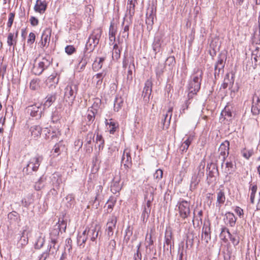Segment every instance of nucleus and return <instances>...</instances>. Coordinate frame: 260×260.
<instances>
[{"mask_svg":"<svg viewBox=\"0 0 260 260\" xmlns=\"http://www.w3.org/2000/svg\"><path fill=\"white\" fill-rule=\"evenodd\" d=\"M60 225L64 226V230H66V223L64 221H62L59 225L57 226V228L52 229L50 233V240L48 244V250L50 253L52 254H55L57 252L59 247L58 244V239L60 231Z\"/></svg>","mask_w":260,"mask_h":260,"instance_id":"nucleus-1","label":"nucleus"},{"mask_svg":"<svg viewBox=\"0 0 260 260\" xmlns=\"http://www.w3.org/2000/svg\"><path fill=\"white\" fill-rule=\"evenodd\" d=\"M79 83L77 81H70L64 89V100L72 106L76 97Z\"/></svg>","mask_w":260,"mask_h":260,"instance_id":"nucleus-2","label":"nucleus"},{"mask_svg":"<svg viewBox=\"0 0 260 260\" xmlns=\"http://www.w3.org/2000/svg\"><path fill=\"white\" fill-rule=\"evenodd\" d=\"M203 72L201 70H198L192 75L191 80L189 83L188 89V96L189 99L192 98L193 96L197 94L201 87V83L202 79Z\"/></svg>","mask_w":260,"mask_h":260,"instance_id":"nucleus-3","label":"nucleus"},{"mask_svg":"<svg viewBox=\"0 0 260 260\" xmlns=\"http://www.w3.org/2000/svg\"><path fill=\"white\" fill-rule=\"evenodd\" d=\"M43 159V156L39 154L32 156L29 159L26 167L23 168V173L26 175H32L33 172H37Z\"/></svg>","mask_w":260,"mask_h":260,"instance_id":"nucleus-4","label":"nucleus"},{"mask_svg":"<svg viewBox=\"0 0 260 260\" xmlns=\"http://www.w3.org/2000/svg\"><path fill=\"white\" fill-rule=\"evenodd\" d=\"M102 31L100 28L94 29L88 38L85 49L92 51L99 43Z\"/></svg>","mask_w":260,"mask_h":260,"instance_id":"nucleus-5","label":"nucleus"},{"mask_svg":"<svg viewBox=\"0 0 260 260\" xmlns=\"http://www.w3.org/2000/svg\"><path fill=\"white\" fill-rule=\"evenodd\" d=\"M226 57L224 54H220L217 57V60L214 66V76L216 79L220 74L224 72V68Z\"/></svg>","mask_w":260,"mask_h":260,"instance_id":"nucleus-6","label":"nucleus"},{"mask_svg":"<svg viewBox=\"0 0 260 260\" xmlns=\"http://www.w3.org/2000/svg\"><path fill=\"white\" fill-rule=\"evenodd\" d=\"M51 61L46 57L43 58L37 65L34 66L32 69V73L36 75H41L50 65Z\"/></svg>","mask_w":260,"mask_h":260,"instance_id":"nucleus-7","label":"nucleus"},{"mask_svg":"<svg viewBox=\"0 0 260 260\" xmlns=\"http://www.w3.org/2000/svg\"><path fill=\"white\" fill-rule=\"evenodd\" d=\"M179 213L180 216L183 219H185L190 215V204L186 201L182 200L178 203Z\"/></svg>","mask_w":260,"mask_h":260,"instance_id":"nucleus-8","label":"nucleus"},{"mask_svg":"<svg viewBox=\"0 0 260 260\" xmlns=\"http://www.w3.org/2000/svg\"><path fill=\"white\" fill-rule=\"evenodd\" d=\"M132 24V19L124 17L121 24V30L120 34H122V37L125 40L127 39L129 36V28Z\"/></svg>","mask_w":260,"mask_h":260,"instance_id":"nucleus-9","label":"nucleus"},{"mask_svg":"<svg viewBox=\"0 0 260 260\" xmlns=\"http://www.w3.org/2000/svg\"><path fill=\"white\" fill-rule=\"evenodd\" d=\"M173 108L170 107L168 110L167 113L163 115V117L159 123V127L162 129L168 128L170 124V121L172 115Z\"/></svg>","mask_w":260,"mask_h":260,"instance_id":"nucleus-10","label":"nucleus"},{"mask_svg":"<svg viewBox=\"0 0 260 260\" xmlns=\"http://www.w3.org/2000/svg\"><path fill=\"white\" fill-rule=\"evenodd\" d=\"M51 34V30L48 28H45L43 31L41 39L39 43L42 48H44V47L47 48L49 46Z\"/></svg>","mask_w":260,"mask_h":260,"instance_id":"nucleus-11","label":"nucleus"},{"mask_svg":"<svg viewBox=\"0 0 260 260\" xmlns=\"http://www.w3.org/2000/svg\"><path fill=\"white\" fill-rule=\"evenodd\" d=\"M152 81L151 78L148 79L145 83L142 96L146 102H148L151 94Z\"/></svg>","mask_w":260,"mask_h":260,"instance_id":"nucleus-12","label":"nucleus"},{"mask_svg":"<svg viewBox=\"0 0 260 260\" xmlns=\"http://www.w3.org/2000/svg\"><path fill=\"white\" fill-rule=\"evenodd\" d=\"M117 223V218L115 216H112L108 219L107 223V228L106 230L107 236L111 237L114 233V230L115 229Z\"/></svg>","mask_w":260,"mask_h":260,"instance_id":"nucleus-13","label":"nucleus"},{"mask_svg":"<svg viewBox=\"0 0 260 260\" xmlns=\"http://www.w3.org/2000/svg\"><path fill=\"white\" fill-rule=\"evenodd\" d=\"M251 112L254 115H258L260 112V96L256 94L253 96Z\"/></svg>","mask_w":260,"mask_h":260,"instance_id":"nucleus-14","label":"nucleus"},{"mask_svg":"<svg viewBox=\"0 0 260 260\" xmlns=\"http://www.w3.org/2000/svg\"><path fill=\"white\" fill-rule=\"evenodd\" d=\"M27 112L32 117H37V118H40L41 117V107L39 106L36 105L29 106L27 108Z\"/></svg>","mask_w":260,"mask_h":260,"instance_id":"nucleus-15","label":"nucleus"},{"mask_svg":"<svg viewBox=\"0 0 260 260\" xmlns=\"http://www.w3.org/2000/svg\"><path fill=\"white\" fill-rule=\"evenodd\" d=\"M230 143L228 141H225L221 143L219 146L218 151L220 154L223 156L222 160L224 162L226 157L229 155ZM223 162H222L223 164Z\"/></svg>","mask_w":260,"mask_h":260,"instance_id":"nucleus-16","label":"nucleus"},{"mask_svg":"<svg viewBox=\"0 0 260 260\" xmlns=\"http://www.w3.org/2000/svg\"><path fill=\"white\" fill-rule=\"evenodd\" d=\"M211 231L209 225L204 224L202 229V240L208 243L211 239Z\"/></svg>","mask_w":260,"mask_h":260,"instance_id":"nucleus-17","label":"nucleus"},{"mask_svg":"<svg viewBox=\"0 0 260 260\" xmlns=\"http://www.w3.org/2000/svg\"><path fill=\"white\" fill-rule=\"evenodd\" d=\"M47 8V4L45 1L37 0L34 6V10L36 12L43 14Z\"/></svg>","mask_w":260,"mask_h":260,"instance_id":"nucleus-18","label":"nucleus"},{"mask_svg":"<svg viewBox=\"0 0 260 260\" xmlns=\"http://www.w3.org/2000/svg\"><path fill=\"white\" fill-rule=\"evenodd\" d=\"M237 218L234 214L231 212H227L225 213L224 221L226 224L229 225L231 227L235 225Z\"/></svg>","mask_w":260,"mask_h":260,"instance_id":"nucleus-19","label":"nucleus"},{"mask_svg":"<svg viewBox=\"0 0 260 260\" xmlns=\"http://www.w3.org/2000/svg\"><path fill=\"white\" fill-rule=\"evenodd\" d=\"M132 158L130 153L127 149H125L121 159V162L123 164L125 168H129L132 164Z\"/></svg>","mask_w":260,"mask_h":260,"instance_id":"nucleus-20","label":"nucleus"},{"mask_svg":"<svg viewBox=\"0 0 260 260\" xmlns=\"http://www.w3.org/2000/svg\"><path fill=\"white\" fill-rule=\"evenodd\" d=\"M162 39V36L161 35H157L154 37V41L152 44V48L155 53L160 51Z\"/></svg>","mask_w":260,"mask_h":260,"instance_id":"nucleus-21","label":"nucleus"},{"mask_svg":"<svg viewBox=\"0 0 260 260\" xmlns=\"http://www.w3.org/2000/svg\"><path fill=\"white\" fill-rule=\"evenodd\" d=\"M119 182V177H114L113 178L111 185V190L113 193H116L121 190V186Z\"/></svg>","mask_w":260,"mask_h":260,"instance_id":"nucleus-22","label":"nucleus"},{"mask_svg":"<svg viewBox=\"0 0 260 260\" xmlns=\"http://www.w3.org/2000/svg\"><path fill=\"white\" fill-rule=\"evenodd\" d=\"M87 236L90 237V240L94 241L97 238L99 234V230H97V226L91 227L89 229H87L86 233Z\"/></svg>","mask_w":260,"mask_h":260,"instance_id":"nucleus-23","label":"nucleus"},{"mask_svg":"<svg viewBox=\"0 0 260 260\" xmlns=\"http://www.w3.org/2000/svg\"><path fill=\"white\" fill-rule=\"evenodd\" d=\"M94 137V135L91 132H88L86 136L85 140L86 144L85 146L87 148V151H88L89 152H90L92 150V147L89 146V145L91 144L92 141L93 140Z\"/></svg>","mask_w":260,"mask_h":260,"instance_id":"nucleus-24","label":"nucleus"},{"mask_svg":"<svg viewBox=\"0 0 260 260\" xmlns=\"http://www.w3.org/2000/svg\"><path fill=\"white\" fill-rule=\"evenodd\" d=\"M18 31H17L15 35L13 33H9L7 39V44L9 46H13V50L14 49V46L16 44L17 38L18 37Z\"/></svg>","mask_w":260,"mask_h":260,"instance_id":"nucleus-25","label":"nucleus"},{"mask_svg":"<svg viewBox=\"0 0 260 260\" xmlns=\"http://www.w3.org/2000/svg\"><path fill=\"white\" fill-rule=\"evenodd\" d=\"M225 201V197L224 191L222 190H219L217 192V203L216 206L220 208Z\"/></svg>","mask_w":260,"mask_h":260,"instance_id":"nucleus-26","label":"nucleus"},{"mask_svg":"<svg viewBox=\"0 0 260 260\" xmlns=\"http://www.w3.org/2000/svg\"><path fill=\"white\" fill-rule=\"evenodd\" d=\"M236 164L231 160H228L225 162V173L227 174H233L236 170Z\"/></svg>","mask_w":260,"mask_h":260,"instance_id":"nucleus-27","label":"nucleus"},{"mask_svg":"<svg viewBox=\"0 0 260 260\" xmlns=\"http://www.w3.org/2000/svg\"><path fill=\"white\" fill-rule=\"evenodd\" d=\"M105 60V57H100L96 58L92 64V69L94 71L96 72L100 70L103 64V62Z\"/></svg>","mask_w":260,"mask_h":260,"instance_id":"nucleus-28","label":"nucleus"},{"mask_svg":"<svg viewBox=\"0 0 260 260\" xmlns=\"http://www.w3.org/2000/svg\"><path fill=\"white\" fill-rule=\"evenodd\" d=\"M8 218L11 223H18L20 220L19 214L16 211L10 212Z\"/></svg>","mask_w":260,"mask_h":260,"instance_id":"nucleus-29","label":"nucleus"},{"mask_svg":"<svg viewBox=\"0 0 260 260\" xmlns=\"http://www.w3.org/2000/svg\"><path fill=\"white\" fill-rule=\"evenodd\" d=\"M56 94H50L46 98V101L44 102V107L45 108H49L53 102L56 100Z\"/></svg>","mask_w":260,"mask_h":260,"instance_id":"nucleus-30","label":"nucleus"},{"mask_svg":"<svg viewBox=\"0 0 260 260\" xmlns=\"http://www.w3.org/2000/svg\"><path fill=\"white\" fill-rule=\"evenodd\" d=\"M87 229H86L81 235L77 237V243L80 246L83 245L86 241L88 236L86 234Z\"/></svg>","mask_w":260,"mask_h":260,"instance_id":"nucleus-31","label":"nucleus"},{"mask_svg":"<svg viewBox=\"0 0 260 260\" xmlns=\"http://www.w3.org/2000/svg\"><path fill=\"white\" fill-rule=\"evenodd\" d=\"M135 70V64L134 61H133L128 67V70L127 71V74L126 77L127 82L131 83L133 80V70Z\"/></svg>","mask_w":260,"mask_h":260,"instance_id":"nucleus-32","label":"nucleus"},{"mask_svg":"<svg viewBox=\"0 0 260 260\" xmlns=\"http://www.w3.org/2000/svg\"><path fill=\"white\" fill-rule=\"evenodd\" d=\"M200 181V179L198 177V175L197 174H194L191 178L190 181V187L191 190L195 189L199 183Z\"/></svg>","mask_w":260,"mask_h":260,"instance_id":"nucleus-33","label":"nucleus"},{"mask_svg":"<svg viewBox=\"0 0 260 260\" xmlns=\"http://www.w3.org/2000/svg\"><path fill=\"white\" fill-rule=\"evenodd\" d=\"M96 113V111H94L92 109H88L87 112V123L88 124H90L92 123L95 119V114Z\"/></svg>","mask_w":260,"mask_h":260,"instance_id":"nucleus-34","label":"nucleus"},{"mask_svg":"<svg viewBox=\"0 0 260 260\" xmlns=\"http://www.w3.org/2000/svg\"><path fill=\"white\" fill-rule=\"evenodd\" d=\"M30 131L32 136L37 137L41 135L42 128L39 125H34L30 127Z\"/></svg>","mask_w":260,"mask_h":260,"instance_id":"nucleus-35","label":"nucleus"},{"mask_svg":"<svg viewBox=\"0 0 260 260\" xmlns=\"http://www.w3.org/2000/svg\"><path fill=\"white\" fill-rule=\"evenodd\" d=\"M52 181L54 187L57 189L58 188L60 184L62 183L61 178L56 174L53 175Z\"/></svg>","mask_w":260,"mask_h":260,"instance_id":"nucleus-36","label":"nucleus"},{"mask_svg":"<svg viewBox=\"0 0 260 260\" xmlns=\"http://www.w3.org/2000/svg\"><path fill=\"white\" fill-rule=\"evenodd\" d=\"M226 234H227L229 237L231 233L230 232V231L228 228H226L225 226L222 227L221 228V233L219 235V237L224 242H226L228 241Z\"/></svg>","mask_w":260,"mask_h":260,"instance_id":"nucleus-37","label":"nucleus"},{"mask_svg":"<svg viewBox=\"0 0 260 260\" xmlns=\"http://www.w3.org/2000/svg\"><path fill=\"white\" fill-rule=\"evenodd\" d=\"M172 233L171 230H167L165 233L164 244L168 245L172 244Z\"/></svg>","mask_w":260,"mask_h":260,"instance_id":"nucleus-38","label":"nucleus"},{"mask_svg":"<svg viewBox=\"0 0 260 260\" xmlns=\"http://www.w3.org/2000/svg\"><path fill=\"white\" fill-rule=\"evenodd\" d=\"M95 142L96 144H99L98 148L99 150H102L104 147L105 141L101 135L97 134L96 136Z\"/></svg>","mask_w":260,"mask_h":260,"instance_id":"nucleus-39","label":"nucleus"},{"mask_svg":"<svg viewBox=\"0 0 260 260\" xmlns=\"http://www.w3.org/2000/svg\"><path fill=\"white\" fill-rule=\"evenodd\" d=\"M135 5H127V11L125 17L131 18L132 19V17L135 13Z\"/></svg>","mask_w":260,"mask_h":260,"instance_id":"nucleus-40","label":"nucleus"},{"mask_svg":"<svg viewBox=\"0 0 260 260\" xmlns=\"http://www.w3.org/2000/svg\"><path fill=\"white\" fill-rule=\"evenodd\" d=\"M223 81L230 85V87H232L234 82V74L233 73L226 74Z\"/></svg>","mask_w":260,"mask_h":260,"instance_id":"nucleus-41","label":"nucleus"},{"mask_svg":"<svg viewBox=\"0 0 260 260\" xmlns=\"http://www.w3.org/2000/svg\"><path fill=\"white\" fill-rule=\"evenodd\" d=\"M151 211V208H146L144 207L142 213L141 215V219L143 222H145L149 216Z\"/></svg>","mask_w":260,"mask_h":260,"instance_id":"nucleus-42","label":"nucleus"},{"mask_svg":"<svg viewBox=\"0 0 260 260\" xmlns=\"http://www.w3.org/2000/svg\"><path fill=\"white\" fill-rule=\"evenodd\" d=\"M45 242V240L44 237H39L35 244V248L38 249L41 248L43 246Z\"/></svg>","mask_w":260,"mask_h":260,"instance_id":"nucleus-43","label":"nucleus"},{"mask_svg":"<svg viewBox=\"0 0 260 260\" xmlns=\"http://www.w3.org/2000/svg\"><path fill=\"white\" fill-rule=\"evenodd\" d=\"M123 104V101L121 98H116L114 104V109L115 111H118Z\"/></svg>","mask_w":260,"mask_h":260,"instance_id":"nucleus-44","label":"nucleus"},{"mask_svg":"<svg viewBox=\"0 0 260 260\" xmlns=\"http://www.w3.org/2000/svg\"><path fill=\"white\" fill-rule=\"evenodd\" d=\"M242 156L246 159H248L253 154V149L247 150L246 148L241 151Z\"/></svg>","mask_w":260,"mask_h":260,"instance_id":"nucleus-45","label":"nucleus"},{"mask_svg":"<svg viewBox=\"0 0 260 260\" xmlns=\"http://www.w3.org/2000/svg\"><path fill=\"white\" fill-rule=\"evenodd\" d=\"M45 178L42 176L40 178L39 180L36 182L34 187L36 190H40L44 187L43 182Z\"/></svg>","mask_w":260,"mask_h":260,"instance_id":"nucleus-46","label":"nucleus"},{"mask_svg":"<svg viewBox=\"0 0 260 260\" xmlns=\"http://www.w3.org/2000/svg\"><path fill=\"white\" fill-rule=\"evenodd\" d=\"M229 238L235 247L239 244L240 242V238L237 235V234L234 235L230 234Z\"/></svg>","mask_w":260,"mask_h":260,"instance_id":"nucleus-47","label":"nucleus"},{"mask_svg":"<svg viewBox=\"0 0 260 260\" xmlns=\"http://www.w3.org/2000/svg\"><path fill=\"white\" fill-rule=\"evenodd\" d=\"M125 234L124 237V242H126V243H128L132 235L133 232L132 230H131L130 226H128L125 231Z\"/></svg>","mask_w":260,"mask_h":260,"instance_id":"nucleus-48","label":"nucleus"},{"mask_svg":"<svg viewBox=\"0 0 260 260\" xmlns=\"http://www.w3.org/2000/svg\"><path fill=\"white\" fill-rule=\"evenodd\" d=\"M154 15L151 11V13L148 15V14H146V23L150 26H152L154 23Z\"/></svg>","mask_w":260,"mask_h":260,"instance_id":"nucleus-49","label":"nucleus"},{"mask_svg":"<svg viewBox=\"0 0 260 260\" xmlns=\"http://www.w3.org/2000/svg\"><path fill=\"white\" fill-rule=\"evenodd\" d=\"M191 140L189 138H187L181 145L180 149L182 152L186 151L190 144H191Z\"/></svg>","mask_w":260,"mask_h":260,"instance_id":"nucleus-50","label":"nucleus"},{"mask_svg":"<svg viewBox=\"0 0 260 260\" xmlns=\"http://www.w3.org/2000/svg\"><path fill=\"white\" fill-rule=\"evenodd\" d=\"M106 75V73H100L96 74L94 77L93 79H97L96 84L100 85L103 82V79L104 77Z\"/></svg>","mask_w":260,"mask_h":260,"instance_id":"nucleus-51","label":"nucleus"},{"mask_svg":"<svg viewBox=\"0 0 260 260\" xmlns=\"http://www.w3.org/2000/svg\"><path fill=\"white\" fill-rule=\"evenodd\" d=\"M103 189V187L101 185H99L97 186V190L98 192H96V196L95 197V199L94 201V204L96 203V201L98 202V204H99V201L101 200L102 197L100 194V192H102Z\"/></svg>","mask_w":260,"mask_h":260,"instance_id":"nucleus-52","label":"nucleus"},{"mask_svg":"<svg viewBox=\"0 0 260 260\" xmlns=\"http://www.w3.org/2000/svg\"><path fill=\"white\" fill-rule=\"evenodd\" d=\"M251 193H250V202L252 204H253L254 202V198H255V194L257 190V186L256 185H253L251 188Z\"/></svg>","mask_w":260,"mask_h":260,"instance_id":"nucleus-53","label":"nucleus"},{"mask_svg":"<svg viewBox=\"0 0 260 260\" xmlns=\"http://www.w3.org/2000/svg\"><path fill=\"white\" fill-rule=\"evenodd\" d=\"M203 216V212L202 210H200L198 212V214L197 215H195L194 212H193V218L192 219V222L194 223V220H197L198 221V224H199V221L202 222V217Z\"/></svg>","mask_w":260,"mask_h":260,"instance_id":"nucleus-54","label":"nucleus"},{"mask_svg":"<svg viewBox=\"0 0 260 260\" xmlns=\"http://www.w3.org/2000/svg\"><path fill=\"white\" fill-rule=\"evenodd\" d=\"M116 30L114 29L113 26L111 24L109 28V39L111 41L115 40Z\"/></svg>","mask_w":260,"mask_h":260,"instance_id":"nucleus-55","label":"nucleus"},{"mask_svg":"<svg viewBox=\"0 0 260 260\" xmlns=\"http://www.w3.org/2000/svg\"><path fill=\"white\" fill-rule=\"evenodd\" d=\"M49 255H52V254L50 253L49 250L47 249L46 251L43 252L42 253H41L38 256V259L39 260H46L47 259V258L49 256Z\"/></svg>","mask_w":260,"mask_h":260,"instance_id":"nucleus-56","label":"nucleus"},{"mask_svg":"<svg viewBox=\"0 0 260 260\" xmlns=\"http://www.w3.org/2000/svg\"><path fill=\"white\" fill-rule=\"evenodd\" d=\"M75 51V47L72 45H68L65 48V51L69 55L72 54Z\"/></svg>","mask_w":260,"mask_h":260,"instance_id":"nucleus-57","label":"nucleus"},{"mask_svg":"<svg viewBox=\"0 0 260 260\" xmlns=\"http://www.w3.org/2000/svg\"><path fill=\"white\" fill-rule=\"evenodd\" d=\"M28 243V238L22 235L20 238L18 244L21 245V247L25 246Z\"/></svg>","mask_w":260,"mask_h":260,"instance_id":"nucleus-58","label":"nucleus"},{"mask_svg":"<svg viewBox=\"0 0 260 260\" xmlns=\"http://www.w3.org/2000/svg\"><path fill=\"white\" fill-rule=\"evenodd\" d=\"M15 17V14L14 13H10L9 14V17L8 22L7 23V26L9 28H11L13 23L14 19Z\"/></svg>","mask_w":260,"mask_h":260,"instance_id":"nucleus-59","label":"nucleus"},{"mask_svg":"<svg viewBox=\"0 0 260 260\" xmlns=\"http://www.w3.org/2000/svg\"><path fill=\"white\" fill-rule=\"evenodd\" d=\"M163 175V172L160 169L157 170L153 175L154 178L156 179L159 180L162 178Z\"/></svg>","mask_w":260,"mask_h":260,"instance_id":"nucleus-60","label":"nucleus"},{"mask_svg":"<svg viewBox=\"0 0 260 260\" xmlns=\"http://www.w3.org/2000/svg\"><path fill=\"white\" fill-rule=\"evenodd\" d=\"M36 40V35L34 32H30L29 34L28 39H27V43L30 45L32 44Z\"/></svg>","mask_w":260,"mask_h":260,"instance_id":"nucleus-61","label":"nucleus"},{"mask_svg":"<svg viewBox=\"0 0 260 260\" xmlns=\"http://www.w3.org/2000/svg\"><path fill=\"white\" fill-rule=\"evenodd\" d=\"M153 200V193L151 192L149 199L147 201L146 205L144 207L146 208H151V202Z\"/></svg>","mask_w":260,"mask_h":260,"instance_id":"nucleus-62","label":"nucleus"},{"mask_svg":"<svg viewBox=\"0 0 260 260\" xmlns=\"http://www.w3.org/2000/svg\"><path fill=\"white\" fill-rule=\"evenodd\" d=\"M116 247V242L114 240H111L109 242L108 248L113 253Z\"/></svg>","mask_w":260,"mask_h":260,"instance_id":"nucleus-63","label":"nucleus"},{"mask_svg":"<svg viewBox=\"0 0 260 260\" xmlns=\"http://www.w3.org/2000/svg\"><path fill=\"white\" fill-rule=\"evenodd\" d=\"M172 245L164 244V252L168 254H171Z\"/></svg>","mask_w":260,"mask_h":260,"instance_id":"nucleus-64","label":"nucleus"}]
</instances>
